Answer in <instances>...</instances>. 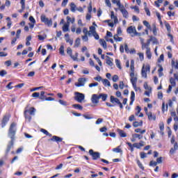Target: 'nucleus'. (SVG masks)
Here are the masks:
<instances>
[{"label": "nucleus", "instance_id": "f257e3e1", "mask_svg": "<svg viewBox=\"0 0 178 178\" xmlns=\"http://www.w3.org/2000/svg\"><path fill=\"white\" fill-rule=\"evenodd\" d=\"M16 123L13 122L10 128L8 129V137L11 139L9 142L8 145H7V149L6 150V154H8L9 151H10L12 147H13V144H15V136H16Z\"/></svg>", "mask_w": 178, "mask_h": 178}, {"label": "nucleus", "instance_id": "f03ea898", "mask_svg": "<svg viewBox=\"0 0 178 178\" xmlns=\"http://www.w3.org/2000/svg\"><path fill=\"white\" fill-rule=\"evenodd\" d=\"M40 20L42 23H44L45 26H47V27H52V19H49L45 15L40 16Z\"/></svg>", "mask_w": 178, "mask_h": 178}, {"label": "nucleus", "instance_id": "7ed1b4c3", "mask_svg": "<svg viewBox=\"0 0 178 178\" xmlns=\"http://www.w3.org/2000/svg\"><path fill=\"white\" fill-rule=\"evenodd\" d=\"M74 95V100L77 102H79L80 104H81V102H83V100L86 99V95H84V94L81 92H75Z\"/></svg>", "mask_w": 178, "mask_h": 178}, {"label": "nucleus", "instance_id": "20e7f679", "mask_svg": "<svg viewBox=\"0 0 178 178\" xmlns=\"http://www.w3.org/2000/svg\"><path fill=\"white\" fill-rule=\"evenodd\" d=\"M151 70V67L149 65H143L142 67L141 74L142 77H144L145 79H147V73L149 72Z\"/></svg>", "mask_w": 178, "mask_h": 178}, {"label": "nucleus", "instance_id": "39448f33", "mask_svg": "<svg viewBox=\"0 0 178 178\" xmlns=\"http://www.w3.org/2000/svg\"><path fill=\"white\" fill-rule=\"evenodd\" d=\"M89 154L92 156L93 161H97V159H99V158H101V153L94 152L92 149L89 150Z\"/></svg>", "mask_w": 178, "mask_h": 178}, {"label": "nucleus", "instance_id": "423d86ee", "mask_svg": "<svg viewBox=\"0 0 178 178\" xmlns=\"http://www.w3.org/2000/svg\"><path fill=\"white\" fill-rule=\"evenodd\" d=\"M9 119H10V114H6L3 115V119L1 120V127L3 129L6 124H8V122H9Z\"/></svg>", "mask_w": 178, "mask_h": 178}, {"label": "nucleus", "instance_id": "0eeeda50", "mask_svg": "<svg viewBox=\"0 0 178 178\" xmlns=\"http://www.w3.org/2000/svg\"><path fill=\"white\" fill-rule=\"evenodd\" d=\"M86 82H87V79L79 78L78 79V83H75V86H76V87H84Z\"/></svg>", "mask_w": 178, "mask_h": 178}, {"label": "nucleus", "instance_id": "6e6552de", "mask_svg": "<svg viewBox=\"0 0 178 178\" xmlns=\"http://www.w3.org/2000/svg\"><path fill=\"white\" fill-rule=\"evenodd\" d=\"M151 41H152V36H150V39L147 40L146 43L142 44V49H146V51L151 49V48H149Z\"/></svg>", "mask_w": 178, "mask_h": 178}, {"label": "nucleus", "instance_id": "1a4fd4ad", "mask_svg": "<svg viewBox=\"0 0 178 178\" xmlns=\"http://www.w3.org/2000/svg\"><path fill=\"white\" fill-rule=\"evenodd\" d=\"M91 102H92V104H99V95L97 94H93L91 97Z\"/></svg>", "mask_w": 178, "mask_h": 178}, {"label": "nucleus", "instance_id": "9d476101", "mask_svg": "<svg viewBox=\"0 0 178 178\" xmlns=\"http://www.w3.org/2000/svg\"><path fill=\"white\" fill-rule=\"evenodd\" d=\"M119 9L120 12L122 13L123 17H125V19H127L129 17V13L124 9V6H121L119 7Z\"/></svg>", "mask_w": 178, "mask_h": 178}, {"label": "nucleus", "instance_id": "9b49d317", "mask_svg": "<svg viewBox=\"0 0 178 178\" xmlns=\"http://www.w3.org/2000/svg\"><path fill=\"white\" fill-rule=\"evenodd\" d=\"M49 141H56V143H62V141H63V138L57 136H54L51 138L49 139Z\"/></svg>", "mask_w": 178, "mask_h": 178}, {"label": "nucleus", "instance_id": "f8f14e48", "mask_svg": "<svg viewBox=\"0 0 178 178\" xmlns=\"http://www.w3.org/2000/svg\"><path fill=\"white\" fill-rule=\"evenodd\" d=\"M136 31V27L133 26H129L127 29V32L128 33V34H135Z\"/></svg>", "mask_w": 178, "mask_h": 178}, {"label": "nucleus", "instance_id": "ddd939ff", "mask_svg": "<svg viewBox=\"0 0 178 178\" xmlns=\"http://www.w3.org/2000/svg\"><path fill=\"white\" fill-rule=\"evenodd\" d=\"M178 149V144L176 142L175 144H174V147H172L170 150V154L171 155H173L175 154V152H176V151H177Z\"/></svg>", "mask_w": 178, "mask_h": 178}, {"label": "nucleus", "instance_id": "4468645a", "mask_svg": "<svg viewBox=\"0 0 178 178\" xmlns=\"http://www.w3.org/2000/svg\"><path fill=\"white\" fill-rule=\"evenodd\" d=\"M147 116L148 117L149 120H156V115L155 114H152V112L147 113Z\"/></svg>", "mask_w": 178, "mask_h": 178}, {"label": "nucleus", "instance_id": "2eb2a0df", "mask_svg": "<svg viewBox=\"0 0 178 178\" xmlns=\"http://www.w3.org/2000/svg\"><path fill=\"white\" fill-rule=\"evenodd\" d=\"M25 111H27V113H29V115H31V116H34L35 115V108L34 107H31L29 110H26Z\"/></svg>", "mask_w": 178, "mask_h": 178}, {"label": "nucleus", "instance_id": "dca6fc26", "mask_svg": "<svg viewBox=\"0 0 178 178\" xmlns=\"http://www.w3.org/2000/svg\"><path fill=\"white\" fill-rule=\"evenodd\" d=\"M65 38L66 42H69L70 45H73V40H70V38L69 37V33L65 35Z\"/></svg>", "mask_w": 178, "mask_h": 178}, {"label": "nucleus", "instance_id": "f3484780", "mask_svg": "<svg viewBox=\"0 0 178 178\" xmlns=\"http://www.w3.org/2000/svg\"><path fill=\"white\" fill-rule=\"evenodd\" d=\"M111 19H113L115 24H118L119 22L118 19V17L115 16V13L113 11H111Z\"/></svg>", "mask_w": 178, "mask_h": 178}, {"label": "nucleus", "instance_id": "a211bd4d", "mask_svg": "<svg viewBox=\"0 0 178 178\" xmlns=\"http://www.w3.org/2000/svg\"><path fill=\"white\" fill-rule=\"evenodd\" d=\"M117 131L120 137H122V138L127 137V134H125V132L123 130L118 129Z\"/></svg>", "mask_w": 178, "mask_h": 178}, {"label": "nucleus", "instance_id": "6ab92c4d", "mask_svg": "<svg viewBox=\"0 0 178 178\" xmlns=\"http://www.w3.org/2000/svg\"><path fill=\"white\" fill-rule=\"evenodd\" d=\"M99 99L102 98V101L105 102L108 99V95L101 93L99 95Z\"/></svg>", "mask_w": 178, "mask_h": 178}, {"label": "nucleus", "instance_id": "aec40b11", "mask_svg": "<svg viewBox=\"0 0 178 178\" xmlns=\"http://www.w3.org/2000/svg\"><path fill=\"white\" fill-rule=\"evenodd\" d=\"M70 24H64V25L63 26V33H67V31H69V27H70Z\"/></svg>", "mask_w": 178, "mask_h": 178}, {"label": "nucleus", "instance_id": "412c9836", "mask_svg": "<svg viewBox=\"0 0 178 178\" xmlns=\"http://www.w3.org/2000/svg\"><path fill=\"white\" fill-rule=\"evenodd\" d=\"M99 44H100V45H102V47L104 49H106L107 45H106V42H105V40H104L103 39H100Z\"/></svg>", "mask_w": 178, "mask_h": 178}, {"label": "nucleus", "instance_id": "4be33fe9", "mask_svg": "<svg viewBox=\"0 0 178 178\" xmlns=\"http://www.w3.org/2000/svg\"><path fill=\"white\" fill-rule=\"evenodd\" d=\"M146 56L149 59H151V58H152V54H151V49H147V50H146Z\"/></svg>", "mask_w": 178, "mask_h": 178}, {"label": "nucleus", "instance_id": "5701e85b", "mask_svg": "<svg viewBox=\"0 0 178 178\" xmlns=\"http://www.w3.org/2000/svg\"><path fill=\"white\" fill-rule=\"evenodd\" d=\"M143 24L144 26H145V27H147V29H148V30L152 31V28L151 27V25L149 24V22L147 21H143Z\"/></svg>", "mask_w": 178, "mask_h": 178}, {"label": "nucleus", "instance_id": "b1692460", "mask_svg": "<svg viewBox=\"0 0 178 178\" xmlns=\"http://www.w3.org/2000/svg\"><path fill=\"white\" fill-rule=\"evenodd\" d=\"M59 54H60L63 56H65V46L61 45L59 48Z\"/></svg>", "mask_w": 178, "mask_h": 178}, {"label": "nucleus", "instance_id": "393cba45", "mask_svg": "<svg viewBox=\"0 0 178 178\" xmlns=\"http://www.w3.org/2000/svg\"><path fill=\"white\" fill-rule=\"evenodd\" d=\"M76 8H77V6H76V4H74V3H70V10H71V12H76Z\"/></svg>", "mask_w": 178, "mask_h": 178}, {"label": "nucleus", "instance_id": "a878e982", "mask_svg": "<svg viewBox=\"0 0 178 178\" xmlns=\"http://www.w3.org/2000/svg\"><path fill=\"white\" fill-rule=\"evenodd\" d=\"M24 116L25 119H26L28 122H31V116L30 114H29V113H27V111H24Z\"/></svg>", "mask_w": 178, "mask_h": 178}, {"label": "nucleus", "instance_id": "bb28decb", "mask_svg": "<svg viewBox=\"0 0 178 178\" xmlns=\"http://www.w3.org/2000/svg\"><path fill=\"white\" fill-rule=\"evenodd\" d=\"M40 131L43 133V134H45V136H49V137H52V134H49V132H48V131H47L44 129H41Z\"/></svg>", "mask_w": 178, "mask_h": 178}, {"label": "nucleus", "instance_id": "cd10ccee", "mask_svg": "<svg viewBox=\"0 0 178 178\" xmlns=\"http://www.w3.org/2000/svg\"><path fill=\"white\" fill-rule=\"evenodd\" d=\"M112 3H116L117 6L118 8H120L122 6V3H120V0H111Z\"/></svg>", "mask_w": 178, "mask_h": 178}, {"label": "nucleus", "instance_id": "c85d7f7f", "mask_svg": "<svg viewBox=\"0 0 178 178\" xmlns=\"http://www.w3.org/2000/svg\"><path fill=\"white\" fill-rule=\"evenodd\" d=\"M81 40L79 38H77L75 40V43H74V47H79L80 44H81Z\"/></svg>", "mask_w": 178, "mask_h": 178}, {"label": "nucleus", "instance_id": "c756f323", "mask_svg": "<svg viewBox=\"0 0 178 178\" xmlns=\"http://www.w3.org/2000/svg\"><path fill=\"white\" fill-rule=\"evenodd\" d=\"M118 98L115 97L114 96H111L110 97V102H111V104H116L117 101H118Z\"/></svg>", "mask_w": 178, "mask_h": 178}, {"label": "nucleus", "instance_id": "7c9ffc66", "mask_svg": "<svg viewBox=\"0 0 178 178\" xmlns=\"http://www.w3.org/2000/svg\"><path fill=\"white\" fill-rule=\"evenodd\" d=\"M103 84L105 87H111V82L108 79H104Z\"/></svg>", "mask_w": 178, "mask_h": 178}, {"label": "nucleus", "instance_id": "2f4dec72", "mask_svg": "<svg viewBox=\"0 0 178 178\" xmlns=\"http://www.w3.org/2000/svg\"><path fill=\"white\" fill-rule=\"evenodd\" d=\"M170 83L171 86H172V87H176V80L175 79V78L171 77L170 79Z\"/></svg>", "mask_w": 178, "mask_h": 178}, {"label": "nucleus", "instance_id": "473e14b6", "mask_svg": "<svg viewBox=\"0 0 178 178\" xmlns=\"http://www.w3.org/2000/svg\"><path fill=\"white\" fill-rule=\"evenodd\" d=\"M132 137H134L135 138H138V140H142L143 135L138 134H133Z\"/></svg>", "mask_w": 178, "mask_h": 178}, {"label": "nucleus", "instance_id": "72a5a7b5", "mask_svg": "<svg viewBox=\"0 0 178 178\" xmlns=\"http://www.w3.org/2000/svg\"><path fill=\"white\" fill-rule=\"evenodd\" d=\"M134 127H138V126H143V121H140V122L136 121L133 123Z\"/></svg>", "mask_w": 178, "mask_h": 178}, {"label": "nucleus", "instance_id": "f704fd0d", "mask_svg": "<svg viewBox=\"0 0 178 178\" xmlns=\"http://www.w3.org/2000/svg\"><path fill=\"white\" fill-rule=\"evenodd\" d=\"M67 54L70 56V58H72V56H73V51L72 50V48H67Z\"/></svg>", "mask_w": 178, "mask_h": 178}, {"label": "nucleus", "instance_id": "c9c22d12", "mask_svg": "<svg viewBox=\"0 0 178 178\" xmlns=\"http://www.w3.org/2000/svg\"><path fill=\"white\" fill-rule=\"evenodd\" d=\"M106 58H108V59H107L106 60V63L107 65H108V66H113V63L112 62V60H111V58H109V56H106Z\"/></svg>", "mask_w": 178, "mask_h": 178}, {"label": "nucleus", "instance_id": "e433bc0d", "mask_svg": "<svg viewBox=\"0 0 178 178\" xmlns=\"http://www.w3.org/2000/svg\"><path fill=\"white\" fill-rule=\"evenodd\" d=\"M72 106L75 109H79V111H83V107L80 104H73Z\"/></svg>", "mask_w": 178, "mask_h": 178}, {"label": "nucleus", "instance_id": "4c0bfd02", "mask_svg": "<svg viewBox=\"0 0 178 178\" xmlns=\"http://www.w3.org/2000/svg\"><path fill=\"white\" fill-rule=\"evenodd\" d=\"M165 28H166L168 32L170 33V31L172 30V27L170 26V24L169 23H165Z\"/></svg>", "mask_w": 178, "mask_h": 178}, {"label": "nucleus", "instance_id": "58836bf2", "mask_svg": "<svg viewBox=\"0 0 178 178\" xmlns=\"http://www.w3.org/2000/svg\"><path fill=\"white\" fill-rule=\"evenodd\" d=\"M113 152H116L117 154H119V153H120V152H122V151L121 150L120 146H118V147H116V148L113 149Z\"/></svg>", "mask_w": 178, "mask_h": 178}, {"label": "nucleus", "instance_id": "ea45409f", "mask_svg": "<svg viewBox=\"0 0 178 178\" xmlns=\"http://www.w3.org/2000/svg\"><path fill=\"white\" fill-rule=\"evenodd\" d=\"M159 129L161 131H163V130H165V124H163V122L159 123Z\"/></svg>", "mask_w": 178, "mask_h": 178}, {"label": "nucleus", "instance_id": "a19ab883", "mask_svg": "<svg viewBox=\"0 0 178 178\" xmlns=\"http://www.w3.org/2000/svg\"><path fill=\"white\" fill-rule=\"evenodd\" d=\"M127 144L129 147L131 152H133L134 151V146H133V145L130 142H127Z\"/></svg>", "mask_w": 178, "mask_h": 178}, {"label": "nucleus", "instance_id": "79ce46f5", "mask_svg": "<svg viewBox=\"0 0 178 178\" xmlns=\"http://www.w3.org/2000/svg\"><path fill=\"white\" fill-rule=\"evenodd\" d=\"M77 56H79V53L76 52L74 56H72V59L73 60H76V62H79V58H77Z\"/></svg>", "mask_w": 178, "mask_h": 178}, {"label": "nucleus", "instance_id": "37998d69", "mask_svg": "<svg viewBox=\"0 0 178 178\" xmlns=\"http://www.w3.org/2000/svg\"><path fill=\"white\" fill-rule=\"evenodd\" d=\"M115 65L118 69H122V66L120 65V60L118 59L115 60Z\"/></svg>", "mask_w": 178, "mask_h": 178}, {"label": "nucleus", "instance_id": "c03bdc74", "mask_svg": "<svg viewBox=\"0 0 178 178\" xmlns=\"http://www.w3.org/2000/svg\"><path fill=\"white\" fill-rule=\"evenodd\" d=\"M162 2H163V0H157L156 1H154V3L157 8H159V6H161L159 4L162 3Z\"/></svg>", "mask_w": 178, "mask_h": 178}, {"label": "nucleus", "instance_id": "a18cd8bd", "mask_svg": "<svg viewBox=\"0 0 178 178\" xmlns=\"http://www.w3.org/2000/svg\"><path fill=\"white\" fill-rule=\"evenodd\" d=\"M137 165L140 169H142V170H144V166L143 165V163H141V161H140V160H137Z\"/></svg>", "mask_w": 178, "mask_h": 178}, {"label": "nucleus", "instance_id": "49530a36", "mask_svg": "<svg viewBox=\"0 0 178 178\" xmlns=\"http://www.w3.org/2000/svg\"><path fill=\"white\" fill-rule=\"evenodd\" d=\"M131 72H134V60H131Z\"/></svg>", "mask_w": 178, "mask_h": 178}, {"label": "nucleus", "instance_id": "de8ad7c7", "mask_svg": "<svg viewBox=\"0 0 178 178\" xmlns=\"http://www.w3.org/2000/svg\"><path fill=\"white\" fill-rule=\"evenodd\" d=\"M98 84H99L98 82L90 83L89 87H90V88H92V87H98Z\"/></svg>", "mask_w": 178, "mask_h": 178}, {"label": "nucleus", "instance_id": "09e8293b", "mask_svg": "<svg viewBox=\"0 0 178 178\" xmlns=\"http://www.w3.org/2000/svg\"><path fill=\"white\" fill-rule=\"evenodd\" d=\"M131 9H134L135 10V12H137L138 13H140V8L137 6L131 7Z\"/></svg>", "mask_w": 178, "mask_h": 178}, {"label": "nucleus", "instance_id": "8fccbe9b", "mask_svg": "<svg viewBox=\"0 0 178 178\" xmlns=\"http://www.w3.org/2000/svg\"><path fill=\"white\" fill-rule=\"evenodd\" d=\"M172 66H175V69H178V62H175L173 60H172Z\"/></svg>", "mask_w": 178, "mask_h": 178}, {"label": "nucleus", "instance_id": "3c124183", "mask_svg": "<svg viewBox=\"0 0 178 178\" xmlns=\"http://www.w3.org/2000/svg\"><path fill=\"white\" fill-rule=\"evenodd\" d=\"M88 10L89 12V13H91L92 12V3H89V6L88 8Z\"/></svg>", "mask_w": 178, "mask_h": 178}, {"label": "nucleus", "instance_id": "603ef678", "mask_svg": "<svg viewBox=\"0 0 178 178\" xmlns=\"http://www.w3.org/2000/svg\"><path fill=\"white\" fill-rule=\"evenodd\" d=\"M124 49H125L126 54L130 53V49H129V46L127 44V43H125L124 44Z\"/></svg>", "mask_w": 178, "mask_h": 178}, {"label": "nucleus", "instance_id": "864d4df0", "mask_svg": "<svg viewBox=\"0 0 178 178\" xmlns=\"http://www.w3.org/2000/svg\"><path fill=\"white\" fill-rule=\"evenodd\" d=\"M152 31H153L154 35H156V34H157V32H156V25L153 24Z\"/></svg>", "mask_w": 178, "mask_h": 178}, {"label": "nucleus", "instance_id": "5fc2aeb1", "mask_svg": "<svg viewBox=\"0 0 178 178\" xmlns=\"http://www.w3.org/2000/svg\"><path fill=\"white\" fill-rule=\"evenodd\" d=\"M32 97H33V98H40V92H33V94H32Z\"/></svg>", "mask_w": 178, "mask_h": 178}, {"label": "nucleus", "instance_id": "6e6d98bb", "mask_svg": "<svg viewBox=\"0 0 178 178\" xmlns=\"http://www.w3.org/2000/svg\"><path fill=\"white\" fill-rule=\"evenodd\" d=\"M59 104H60V105H63L64 106H67V102L62 100V99H60L58 101Z\"/></svg>", "mask_w": 178, "mask_h": 178}, {"label": "nucleus", "instance_id": "4d7b16f0", "mask_svg": "<svg viewBox=\"0 0 178 178\" xmlns=\"http://www.w3.org/2000/svg\"><path fill=\"white\" fill-rule=\"evenodd\" d=\"M115 104H118V105H119L120 109H123V104H122V102H120V100L117 99V102H115Z\"/></svg>", "mask_w": 178, "mask_h": 178}, {"label": "nucleus", "instance_id": "13d9d810", "mask_svg": "<svg viewBox=\"0 0 178 178\" xmlns=\"http://www.w3.org/2000/svg\"><path fill=\"white\" fill-rule=\"evenodd\" d=\"M20 34H22V30L21 29H18L17 31V33H16V38H20Z\"/></svg>", "mask_w": 178, "mask_h": 178}, {"label": "nucleus", "instance_id": "bf43d9fd", "mask_svg": "<svg viewBox=\"0 0 178 178\" xmlns=\"http://www.w3.org/2000/svg\"><path fill=\"white\" fill-rule=\"evenodd\" d=\"M102 122H104V119L103 118H98L95 122L96 124H101V123H102Z\"/></svg>", "mask_w": 178, "mask_h": 178}, {"label": "nucleus", "instance_id": "052dcab7", "mask_svg": "<svg viewBox=\"0 0 178 178\" xmlns=\"http://www.w3.org/2000/svg\"><path fill=\"white\" fill-rule=\"evenodd\" d=\"M114 83H116V81H118V80H119V76L118 75H114L113 76V79H112Z\"/></svg>", "mask_w": 178, "mask_h": 178}, {"label": "nucleus", "instance_id": "680f3d73", "mask_svg": "<svg viewBox=\"0 0 178 178\" xmlns=\"http://www.w3.org/2000/svg\"><path fill=\"white\" fill-rule=\"evenodd\" d=\"M158 163L156 161H151L149 163V166H156Z\"/></svg>", "mask_w": 178, "mask_h": 178}, {"label": "nucleus", "instance_id": "e2e57ef3", "mask_svg": "<svg viewBox=\"0 0 178 178\" xmlns=\"http://www.w3.org/2000/svg\"><path fill=\"white\" fill-rule=\"evenodd\" d=\"M131 99H136V93H134V91L131 92Z\"/></svg>", "mask_w": 178, "mask_h": 178}, {"label": "nucleus", "instance_id": "0e129e2a", "mask_svg": "<svg viewBox=\"0 0 178 178\" xmlns=\"http://www.w3.org/2000/svg\"><path fill=\"white\" fill-rule=\"evenodd\" d=\"M82 40L85 42H87V41H88V36H87V35H84L83 36H82Z\"/></svg>", "mask_w": 178, "mask_h": 178}, {"label": "nucleus", "instance_id": "69168bd1", "mask_svg": "<svg viewBox=\"0 0 178 178\" xmlns=\"http://www.w3.org/2000/svg\"><path fill=\"white\" fill-rule=\"evenodd\" d=\"M163 59H164V56H163V54H161V55L160 56L159 58L158 59L159 63H161V61L163 62Z\"/></svg>", "mask_w": 178, "mask_h": 178}, {"label": "nucleus", "instance_id": "338daca9", "mask_svg": "<svg viewBox=\"0 0 178 178\" xmlns=\"http://www.w3.org/2000/svg\"><path fill=\"white\" fill-rule=\"evenodd\" d=\"M137 76H134L131 78V83H137Z\"/></svg>", "mask_w": 178, "mask_h": 178}, {"label": "nucleus", "instance_id": "774afa93", "mask_svg": "<svg viewBox=\"0 0 178 178\" xmlns=\"http://www.w3.org/2000/svg\"><path fill=\"white\" fill-rule=\"evenodd\" d=\"M6 71H5V70H1V71H0V76H1V77H3V76H5L6 74Z\"/></svg>", "mask_w": 178, "mask_h": 178}]
</instances>
